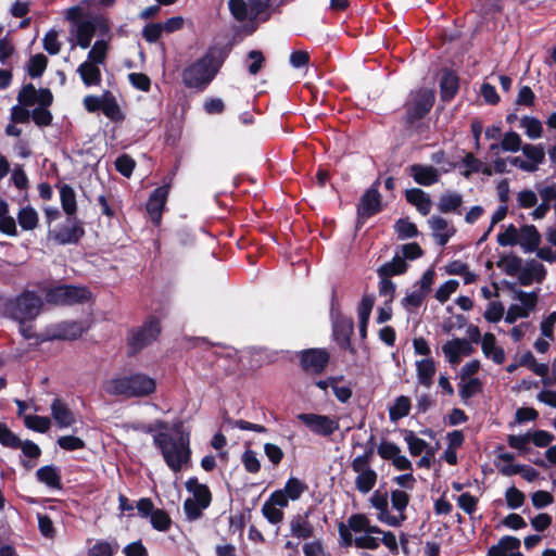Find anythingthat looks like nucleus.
I'll use <instances>...</instances> for the list:
<instances>
[{
    "label": "nucleus",
    "instance_id": "obj_1",
    "mask_svg": "<svg viewBox=\"0 0 556 556\" xmlns=\"http://www.w3.org/2000/svg\"><path fill=\"white\" fill-rule=\"evenodd\" d=\"M142 431L153 434V443L161 451L164 462L174 472L181 470L182 466L191 458L190 434L182 433V422L179 421L173 426V430L179 433V438L174 440L167 432H156L155 425H144Z\"/></svg>",
    "mask_w": 556,
    "mask_h": 556
},
{
    "label": "nucleus",
    "instance_id": "obj_2",
    "mask_svg": "<svg viewBox=\"0 0 556 556\" xmlns=\"http://www.w3.org/2000/svg\"><path fill=\"white\" fill-rule=\"evenodd\" d=\"M435 101V93L432 89L419 88L410 91L404 102L402 124L406 131L419 132L422 119L430 113Z\"/></svg>",
    "mask_w": 556,
    "mask_h": 556
},
{
    "label": "nucleus",
    "instance_id": "obj_3",
    "mask_svg": "<svg viewBox=\"0 0 556 556\" xmlns=\"http://www.w3.org/2000/svg\"><path fill=\"white\" fill-rule=\"evenodd\" d=\"M220 64L216 63L215 54L208 50L200 59L186 66L181 72L185 87L199 92L204 91L215 78Z\"/></svg>",
    "mask_w": 556,
    "mask_h": 556
},
{
    "label": "nucleus",
    "instance_id": "obj_4",
    "mask_svg": "<svg viewBox=\"0 0 556 556\" xmlns=\"http://www.w3.org/2000/svg\"><path fill=\"white\" fill-rule=\"evenodd\" d=\"M43 306L42 299L36 291L24 290L18 295L8 299L3 304L5 317L20 325L35 320Z\"/></svg>",
    "mask_w": 556,
    "mask_h": 556
},
{
    "label": "nucleus",
    "instance_id": "obj_5",
    "mask_svg": "<svg viewBox=\"0 0 556 556\" xmlns=\"http://www.w3.org/2000/svg\"><path fill=\"white\" fill-rule=\"evenodd\" d=\"M155 389V380L142 372L114 378L110 380L105 387L109 394L124 395L126 397L148 396L152 394Z\"/></svg>",
    "mask_w": 556,
    "mask_h": 556
},
{
    "label": "nucleus",
    "instance_id": "obj_6",
    "mask_svg": "<svg viewBox=\"0 0 556 556\" xmlns=\"http://www.w3.org/2000/svg\"><path fill=\"white\" fill-rule=\"evenodd\" d=\"M162 333V324L155 315H149L138 327L128 330L126 337L127 356L134 357L155 342Z\"/></svg>",
    "mask_w": 556,
    "mask_h": 556
},
{
    "label": "nucleus",
    "instance_id": "obj_7",
    "mask_svg": "<svg viewBox=\"0 0 556 556\" xmlns=\"http://www.w3.org/2000/svg\"><path fill=\"white\" fill-rule=\"evenodd\" d=\"M45 301L55 306H74L86 304L92 299L88 287L60 283L43 290Z\"/></svg>",
    "mask_w": 556,
    "mask_h": 556
},
{
    "label": "nucleus",
    "instance_id": "obj_8",
    "mask_svg": "<svg viewBox=\"0 0 556 556\" xmlns=\"http://www.w3.org/2000/svg\"><path fill=\"white\" fill-rule=\"evenodd\" d=\"M380 178L376 179L359 198L356 204L355 229L358 231L365 223L383 210L382 197L379 192Z\"/></svg>",
    "mask_w": 556,
    "mask_h": 556
},
{
    "label": "nucleus",
    "instance_id": "obj_9",
    "mask_svg": "<svg viewBox=\"0 0 556 556\" xmlns=\"http://www.w3.org/2000/svg\"><path fill=\"white\" fill-rule=\"evenodd\" d=\"M84 236L85 228L83 222L70 216L64 224L48 232V238L60 245L77 244Z\"/></svg>",
    "mask_w": 556,
    "mask_h": 556
},
{
    "label": "nucleus",
    "instance_id": "obj_10",
    "mask_svg": "<svg viewBox=\"0 0 556 556\" xmlns=\"http://www.w3.org/2000/svg\"><path fill=\"white\" fill-rule=\"evenodd\" d=\"M299 362L302 370L306 374L320 375L330 362V354L326 349H306L300 351Z\"/></svg>",
    "mask_w": 556,
    "mask_h": 556
},
{
    "label": "nucleus",
    "instance_id": "obj_11",
    "mask_svg": "<svg viewBox=\"0 0 556 556\" xmlns=\"http://www.w3.org/2000/svg\"><path fill=\"white\" fill-rule=\"evenodd\" d=\"M298 419L302 421L314 434L330 437L339 430V420L327 415L301 413Z\"/></svg>",
    "mask_w": 556,
    "mask_h": 556
},
{
    "label": "nucleus",
    "instance_id": "obj_12",
    "mask_svg": "<svg viewBox=\"0 0 556 556\" xmlns=\"http://www.w3.org/2000/svg\"><path fill=\"white\" fill-rule=\"evenodd\" d=\"M170 189V180L155 188L146 203V211L154 226H160Z\"/></svg>",
    "mask_w": 556,
    "mask_h": 556
},
{
    "label": "nucleus",
    "instance_id": "obj_13",
    "mask_svg": "<svg viewBox=\"0 0 556 556\" xmlns=\"http://www.w3.org/2000/svg\"><path fill=\"white\" fill-rule=\"evenodd\" d=\"M354 332V323L352 318L342 315L336 316L332 321V336L341 350L350 352L352 355L356 354V349L351 342V337Z\"/></svg>",
    "mask_w": 556,
    "mask_h": 556
},
{
    "label": "nucleus",
    "instance_id": "obj_14",
    "mask_svg": "<svg viewBox=\"0 0 556 556\" xmlns=\"http://www.w3.org/2000/svg\"><path fill=\"white\" fill-rule=\"evenodd\" d=\"M440 98L443 102H451L459 90V77L450 68H444L440 78Z\"/></svg>",
    "mask_w": 556,
    "mask_h": 556
},
{
    "label": "nucleus",
    "instance_id": "obj_15",
    "mask_svg": "<svg viewBox=\"0 0 556 556\" xmlns=\"http://www.w3.org/2000/svg\"><path fill=\"white\" fill-rule=\"evenodd\" d=\"M409 175L420 186H432L440 179L439 170L431 165L413 164L409 166Z\"/></svg>",
    "mask_w": 556,
    "mask_h": 556
},
{
    "label": "nucleus",
    "instance_id": "obj_16",
    "mask_svg": "<svg viewBox=\"0 0 556 556\" xmlns=\"http://www.w3.org/2000/svg\"><path fill=\"white\" fill-rule=\"evenodd\" d=\"M309 511L296 514L290 520V533L299 540H308L314 536V526L308 520Z\"/></svg>",
    "mask_w": 556,
    "mask_h": 556
},
{
    "label": "nucleus",
    "instance_id": "obj_17",
    "mask_svg": "<svg viewBox=\"0 0 556 556\" xmlns=\"http://www.w3.org/2000/svg\"><path fill=\"white\" fill-rule=\"evenodd\" d=\"M546 277V269L543 264L532 260L522 267L521 273L518 275V280L521 286H530L533 281L539 283L543 282Z\"/></svg>",
    "mask_w": 556,
    "mask_h": 556
},
{
    "label": "nucleus",
    "instance_id": "obj_18",
    "mask_svg": "<svg viewBox=\"0 0 556 556\" xmlns=\"http://www.w3.org/2000/svg\"><path fill=\"white\" fill-rule=\"evenodd\" d=\"M406 201L416 207L419 214L427 216L432 207V201L428 193L420 188H410L405 191Z\"/></svg>",
    "mask_w": 556,
    "mask_h": 556
},
{
    "label": "nucleus",
    "instance_id": "obj_19",
    "mask_svg": "<svg viewBox=\"0 0 556 556\" xmlns=\"http://www.w3.org/2000/svg\"><path fill=\"white\" fill-rule=\"evenodd\" d=\"M428 223L433 230L438 243L442 247H444L456 232L455 227H450L447 220L442 216L433 215L429 218Z\"/></svg>",
    "mask_w": 556,
    "mask_h": 556
},
{
    "label": "nucleus",
    "instance_id": "obj_20",
    "mask_svg": "<svg viewBox=\"0 0 556 556\" xmlns=\"http://www.w3.org/2000/svg\"><path fill=\"white\" fill-rule=\"evenodd\" d=\"M51 415L59 427L66 428L75 422V416L67 404L61 399H54L51 403Z\"/></svg>",
    "mask_w": 556,
    "mask_h": 556
},
{
    "label": "nucleus",
    "instance_id": "obj_21",
    "mask_svg": "<svg viewBox=\"0 0 556 556\" xmlns=\"http://www.w3.org/2000/svg\"><path fill=\"white\" fill-rule=\"evenodd\" d=\"M541 243V235L534 225H523L519 232V242L525 252H534Z\"/></svg>",
    "mask_w": 556,
    "mask_h": 556
},
{
    "label": "nucleus",
    "instance_id": "obj_22",
    "mask_svg": "<svg viewBox=\"0 0 556 556\" xmlns=\"http://www.w3.org/2000/svg\"><path fill=\"white\" fill-rule=\"evenodd\" d=\"M481 349L485 357L492 358L495 364L501 365L505 362L504 349L496 345V338L492 332L484 333Z\"/></svg>",
    "mask_w": 556,
    "mask_h": 556
},
{
    "label": "nucleus",
    "instance_id": "obj_23",
    "mask_svg": "<svg viewBox=\"0 0 556 556\" xmlns=\"http://www.w3.org/2000/svg\"><path fill=\"white\" fill-rule=\"evenodd\" d=\"M463 195L458 192H444L438 201V210L442 214L456 213L462 214Z\"/></svg>",
    "mask_w": 556,
    "mask_h": 556
},
{
    "label": "nucleus",
    "instance_id": "obj_24",
    "mask_svg": "<svg viewBox=\"0 0 556 556\" xmlns=\"http://www.w3.org/2000/svg\"><path fill=\"white\" fill-rule=\"evenodd\" d=\"M85 328L81 321L72 320L61 323L51 339L76 340L81 337Z\"/></svg>",
    "mask_w": 556,
    "mask_h": 556
},
{
    "label": "nucleus",
    "instance_id": "obj_25",
    "mask_svg": "<svg viewBox=\"0 0 556 556\" xmlns=\"http://www.w3.org/2000/svg\"><path fill=\"white\" fill-rule=\"evenodd\" d=\"M77 73L87 87L99 86L101 84L102 75L99 64L85 61L78 66Z\"/></svg>",
    "mask_w": 556,
    "mask_h": 556
},
{
    "label": "nucleus",
    "instance_id": "obj_26",
    "mask_svg": "<svg viewBox=\"0 0 556 556\" xmlns=\"http://www.w3.org/2000/svg\"><path fill=\"white\" fill-rule=\"evenodd\" d=\"M97 31V24L93 18L86 20L76 26V41L81 49L90 47Z\"/></svg>",
    "mask_w": 556,
    "mask_h": 556
},
{
    "label": "nucleus",
    "instance_id": "obj_27",
    "mask_svg": "<svg viewBox=\"0 0 556 556\" xmlns=\"http://www.w3.org/2000/svg\"><path fill=\"white\" fill-rule=\"evenodd\" d=\"M39 482L45 483L51 489H62L60 470L53 465H46L36 471Z\"/></svg>",
    "mask_w": 556,
    "mask_h": 556
},
{
    "label": "nucleus",
    "instance_id": "obj_28",
    "mask_svg": "<svg viewBox=\"0 0 556 556\" xmlns=\"http://www.w3.org/2000/svg\"><path fill=\"white\" fill-rule=\"evenodd\" d=\"M418 382L424 387H431L435 375V363L432 358H424L416 362Z\"/></svg>",
    "mask_w": 556,
    "mask_h": 556
},
{
    "label": "nucleus",
    "instance_id": "obj_29",
    "mask_svg": "<svg viewBox=\"0 0 556 556\" xmlns=\"http://www.w3.org/2000/svg\"><path fill=\"white\" fill-rule=\"evenodd\" d=\"M60 189L61 205L65 214L70 217L74 216L77 212L76 193L70 185H58Z\"/></svg>",
    "mask_w": 556,
    "mask_h": 556
},
{
    "label": "nucleus",
    "instance_id": "obj_30",
    "mask_svg": "<svg viewBox=\"0 0 556 556\" xmlns=\"http://www.w3.org/2000/svg\"><path fill=\"white\" fill-rule=\"evenodd\" d=\"M408 264L399 254H395L392 261L384 263L377 269L378 276L392 277L403 275L407 271Z\"/></svg>",
    "mask_w": 556,
    "mask_h": 556
},
{
    "label": "nucleus",
    "instance_id": "obj_31",
    "mask_svg": "<svg viewBox=\"0 0 556 556\" xmlns=\"http://www.w3.org/2000/svg\"><path fill=\"white\" fill-rule=\"evenodd\" d=\"M520 540L516 536L505 535L498 543L492 545L488 551V556H506L507 552L517 551L520 547Z\"/></svg>",
    "mask_w": 556,
    "mask_h": 556
},
{
    "label": "nucleus",
    "instance_id": "obj_32",
    "mask_svg": "<svg viewBox=\"0 0 556 556\" xmlns=\"http://www.w3.org/2000/svg\"><path fill=\"white\" fill-rule=\"evenodd\" d=\"M500 472L506 477H510L514 475H521L522 478L525 480H527L528 482H533L540 476L539 471L535 470L534 468H532L530 466H526V465H520V464L505 465L502 468H500Z\"/></svg>",
    "mask_w": 556,
    "mask_h": 556
},
{
    "label": "nucleus",
    "instance_id": "obj_33",
    "mask_svg": "<svg viewBox=\"0 0 556 556\" xmlns=\"http://www.w3.org/2000/svg\"><path fill=\"white\" fill-rule=\"evenodd\" d=\"M101 104V111L111 121L118 122L124 118L115 97L110 91L104 92Z\"/></svg>",
    "mask_w": 556,
    "mask_h": 556
},
{
    "label": "nucleus",
    "instance_id": "obj_34",
    "mask_svg": "<svg viewBox=\"0 0 556 556\" xmlns=\"http://www.w3.org/2000/svg\"><path fill=\"white\" fill-rule=\"evenodd\" d=\"M410 399L406 395H400L395 399L394 404L389 407V418L395 422L406 417L410 412Z\"/></svg>",
    "mask_w": 556,
    "mask_h": 556
},
{
    "label": "nucleus",
    "instance_id": "obj_35",
    "mask_svg": "<svg viewBox=\"0 0 556 556\" xmlns=\"http://www.w3.org/2000/svg\"><path fill=\"white\" fill-rule=\"evenodd\" d=\"M496 266L502 268L508 276H516L522 270V260L515 254L502 255L496 262Z\"/></svg>",
    "mask_w": 556,
    "mask_h": 556
},
{
    "label": "nucleus",
    "instance_id": "obj_36",
    "mask_svg": "<svg viewBox=\"0 0 556 556\" xmlns=\"http://www.w3.org/2000/svg\"><path fill=\"white\" fill-rule=\"evenodd\" d=\"M355 478L356 490L363 494L368 493L375 486L378 475L374 469L357 472Z\"/></svg>",
    "mask_w": 556,
    "mask_h": 556
},
{
    "label": "nucleus",
    "instance_id": "obj_37",
    "mask_svg": "<svg viewBox=\"0 0 556 556\" xmlns=\"http://www.w3.org/2000/svg\"><path fill=\"white\" fill-rule=\"evenodd\" d=\"M281 490L289 500L298 501L308 490V485L299 478L290 477Z\"/></svg>",
    "mask_w": 556,
    "mask_h": 556
},
{
    "label": "nucleus",
    "instance_id": "obj_38",
    "mask_svg": "<svg viewBox=\"0 0 556 556\" xmlns=\"http://www.w3.org/2000/svg\"><path fill=\"white\" fill-rule=\"evenodd\" d=\"M523 155L529 160L530 164H534L535 170L539 165L545 161V151L541 144L526 143L521 148Z\"/></svg>",
    "mask_w": 556,
    "mask_h": 556
},
{
    "label": "nucleus",
    "instance_id": "obj_39",
    "mask_svg": "<svg viewBox=\"0 0 556 556\" xmlns=\"http://www.w3.org/2000/svg\"><path fill=\"white\" fill-rule=\"evenodd\" d=\"M17 220L23 230H33L38 225V214L31 206L22 207L17 214Z\"/></svg>",
    "mask_w": 556,
    "mask_h": 556
},
{
    "label": "nucleus",
    "instance_id": "obj_40",
    "mask_svg": "<svg viewBox=\"0 0 556 556\" xmlns=\"http://www.w3.org/2000/svg\"><path fill=\"white\" fill-rule=\"evenodd\" d=\"M459 338L446 341L442 345V352L451 365H458L462 361Z\"/></svg>",
    "mask_w": 556,
    "mask_h": 556
},
{
    "label": "nucleus",
    "instance_id": "obj_41",
    "mask_svg": "<svg viewBox=\"0 0 556 556\" xmlns=\"http://www.w3.org/2000/svg\"><path fill=\"white\" fill-rule=\"evenodd\" d=\"M394 230L400 240L410 239L418 236L417 226L408 218H400L395 222Z\"/></svg>",
    "mask_w": 556,
    "mask_h": 556
},
{
    "label": "nucleus",
    "instance_id": "obj_42",
    "mask_svg": "<svg viewBox=\"0 0 556 556\" xmlns=\"http://www.w3.org/2000/svg\"><path fill=\"white\" fill-rule=\"evenodd\" d=\"M402 433L404 434V440L408 445V450L412 456H419L426 448H428V443L416 437L414 431L403 429Z\"/></svg>",
    "mask_w": 556,
    "mask_h": 556
},
{
    "label": "nucleus",
    "instance_id": "obj_43",
    "mask_svg": "<svg viewBox=\"0 0 556 556\" xmlns=\"http://www.w3.org/2000/svg\"><path fill=\"white\" fill-rule=\"evenodd\" d=\"M150 522L153 529L161 532L168 531L172 526V519L169 515L164 509L160 508H155L150 515Z\"/></svg>",
    "mask_w": 556,
    "mask_h": 556
},
{
    "label": "nucleus",
    "instance_id": "obj_44",
    "mask_svg": "<svg viewBox=\"0 0 556 556\" xmlns=\"http://www.w3.org/2000/svg\"><path fill=\"white\" fill-rule=\"evenodd\" d=\"M0 444L8 448L17 450L22 445V440L7 424L0 422Z\"/></svg>",
    "mask_w": 556,
    "mask_h": 556
},
{
    "label": "nucleus",
    "instance_id": "obj_45",
    "mask_svg": "<svg viewBox=\"0 0 556 556\" xmlns=\"http://www.w3.org/2000/svg\"><path fill=\"white\" fill-rule=\"evenodd\" d=\"M47 65L48 58L42 53H38L29 59L27 73L31 78H38L45 73Z\"/></svg>",
    "mask_w": 556,
    "mask_h": 556
},
{
    "label": "nucleus",
    "instance_id": "obj_46",
    "mask_svg": "<svg viewBox=\"0 0 556 556\" xmlns=\"http://www.w3.org/2000/svg\"><path fill=\"white\" fill-rule=\"evenodd\" d=\"M521 126L526 129V135L530 139H539L543 135V126L540 119L533 116H523L520 121Z\"/></svg>",
    "mask_w": 556,
    "mask_h": 556
},
{
    "label": "nucleus",
    "instance_id": "obj_47",
    "mask_svg": "<svg viewBox=\"0 0 556 556\" xmlns=\"http://www.w3.org/2000/svg\"><path fill=\"white\" fill-rule=\"evenodd\" d=\"M25 426L36 432L45 433L50 429L51 421L46 416L27 415L24 418Z\"/></svg>",
    "mask_w": 556,
    "mask_h": 556
},
{
    "label": "nucleus",
    "instance_id": "obj_48",
    "mask_svg": "<svg viewBox=\"0 0 556 556\" xmlns=\"http://www.w3.org/2000/svg\"><path fill=\"white\" fill-rule=\"evenodd\" d=\"M108 42L104 40H97L91 50L88 52L87 61L96 64H103L108 55Z\"/></svg>",
    "mask_w": 556,
    "mask_h": 556
},
{
    "label": "nucleus",
    "instance_id": "obj_49",
    "mask_svg": "<svg viewBox=\"0 0 556 556\" xmlns=\"http://www.w3.org/2000/svg\"><path fill=\"white\" fill-rule=\"evenodd\" d=\"M38 90L33 84L24 85L17 94V102L22 106H33L37 102Z\"/></svg>",
    "mask_w": 556,
    "mask_h": 556
},
{
    "label": "nucleus",
    "instance_id": "obj_50",
    "mask_svg": "<svg viewBox=\"0 0 556 556\" xmlns=\"http://www.w3.org/2000/svg\"><path fill=\"white\" fill-rule=\"evenodd\" d=\"M482 391V382L479 378H470L466 383L459 384V396L467 401Z\"/></svg>",
    "mask_w": 556,
    "mask_h": 556
},
{
    "label": "nucleus",
    "instance_id": "obj_51",
    "mask_svg": "<svg viewBox=\"0 0 556 556\" xmlns=\"http://www.w3.org/2000/svg\"><path fill=\"white\" fill-rule=\"evenodd\" d=\"M497 243L501 247H514L519 242V232L515 225L510 224L505 231L497 235Z\"/></svg>",
    "mask_w": 556,
    "mask_h": 556
},
{
    "label": "nucleus",
    "instance_id": "obj_52",
    "mask_svg": "<svg viewBox=\"0 0 556 556\" xmlns=\"http://www.w3.org/2000/svg\"><path fill=\"white\" fill-rule=\"evenodd\" d=\"M115 169L124 177L129 178L136 166L135 160L128 154H122L115 160Z\"/></svg>",
    "mask_w": 556,
    "mask_h": 556
},
{
    "label": "nucleus",
    "instance_id": "obj_53",
    "mask_svg": "<svg viewBox=\"0 0 556 556\" xmlns=\"http://www.w3.org/2000/svg\"><path fill=\"white\" fill-rule=\"evenodd\" d=\"M522 148L520 136L516 131L506 132L501 141V149L507 152H518Z\"/></svg>",
    "mask_w": 556,
    "mask_h": 556
},
{
    "label": "nucleus",
    "instance_id": "obj_54",
    "mask_svg": "<svg viewBox=\"0 0 556 556\" xmlns=\"http://www.w3.org/2000/svg\"><path fill=\"white\" fill-rule=\"evenodd\" d=\"M30 118L38 127H48L52 124L53 115L48 108L37 106L31 111Z\"/></svg>",
    "mask_w": 556,
    "mask_h": 556
},
{
    "label": "nucleus",
    "instance_id": "obj_55",
    "mask_svg": "<svg viewBox=\"0 0 556 556\" xmlns=\"http://www.w3.org/2000/svg\"><path fill=\"white\" fill-rule=\"evenodd\" d=\"M427 295L428 294L420 289L415 290L402 299V306L407 311H410L412 308H419Z\"/></svg>",
    "mask_w": 556,
    "mask_h": 556
},
{
    "label": "nucleus",
    "instance_id": "obj_56",
    "mask_svg": "<svg viewBox=\"0 0 556 556\" xmlns=\"http://www.w3.org/2000/svg\"><path fill=\"white\" fill-rule=\"evenodd\" d=\"M507 506L511 509L521 507L526 501V495L516 486H510L505 492Z\"/></svg>",
    "mask_w": 556,
    "mask_h": 556
},
{
    "label": "nucleus",
    "instance_id": "obj_57",
    "mask_svg": "<svg viewBox=\"0 0 556 556\" xmlns=\"http://www.w3.org/2000/svg\"><path fill=\"white\" fill-rule=\"evenodd\" d=\"M505 308L503 303L500 301H493L489 303L488 308L483 314V317L485 318L486 321L495 324L503 318Z\"/></svg>",
    "mask_w": 556,
    "mask_h": 556
},
{
    "label": "nucleus",
    "instance_id": "obj_58",
    "mask_svg": "<svg viewBox=\"0 0 556 556\" xmlns=\"http://www.w3.org/2000/svg\"><path fill=\"white\" fill-rule=\"evenodd\" d=\"M58 445L65 451H77L86 447L83 439L75 435H62L56 441Z\"/></svg>",
    "mask_w": 556,
    "mask_h": 556
},
{
    "label": "nucleus",
    "instance_id": "obj_59",
    "mask_svg": "<svg viewBox=\"0 0 556 556\" xmlns=\"http://www.w3.org/2000/svg\"><path fill=\"white\" fill-rule=\"evenodd\" d=\"M377 453L382 459L392 462L401 453V448L394 442L381 441Z\"/></svg>",
    "mask_w": 556,
    "mask_h": 556
},
{
    "label": "nucleus",
    "instance_id": "obj_60",
    "mask_svg": "<svg viewBox=\"0 0 556 556\" xmlns=\"http://www.w3.org/2000/svg\"><path fill=\"white\" fill-rule=\"evenodd\" d=\"M98 204L101 208V214L112 219L116 217V210L114 206L113 194H100L97 199Z\"/></svg>",
    "mask_w": 556,
    "mask_h": 556
},
{
    "label": "nucleus",
    "instance_id": "obj_61",
    "mask_svg": "<svg viewBox=\"0 0 556 556\" xmlns=\"http://www.w3.org/2000/svg\"><path fill=\"white\" fill-rule=\"evenodd\" d=\"M207 506H201L198 502L192 501L190 497L184 502V510L189 521H195L203 515V510Z\"/></svg>",
    "mask_w": 556,
    "mask_h": 556
},
{
    "label": "nucleus",
    "instance_id": "obj_62",
    "mask_svg": "<svg viewBox=\"0 0 556 556\" xmlns=\"http://www.w3.org/2000/svg\"><path fill=\"white\" fill-rule=\"evenodd\" d=\"M458 286H459V283L455 279H450V280L445 281L435 291V295H434L435 299L440 303H445L450 299L451 294L457 290Z\"/></svg>",
    "mask_w": 556,
    "mask_h": 556
},
{
    "label": "nucleus",
    "instance_id": "obj_63",
    "mask_svg": "<svg viewBox=\"0 0 556 556\" xmlns=\"http://www.w3.org/2000/svg\"><path fill=\"white\" fill-rule=\"evenodd\" d=\"M262 513L267 521L271 525H277L282 521L285 513L281 508L265 502L262 506Z\"/></svg>",
    "mask_w": 556,
    "mask_h": 556
},
{
    "label": "nucleus",
    "instance_id": "obj_64",
    "mask_svg": "<svg viewBox=\"0 0 556 556\" xmlns=\"http://www.w3.org/2000/svg\"><path fill=\"white\" fill-rule=\"evenodd\" d=\"M228 8L236 21L244 22L248 18V5L244 0H229Z\"/></svg>",
    "mask_w": 556,
    "mask_h": 556
}]
</instances>
